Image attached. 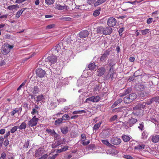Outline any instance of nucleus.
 <instances>
[{
    "instance_id": "f257e3e1",
    "label": "nucleus",
    "mask_w": 159,
    "mask_h": 159,
    "mask_svg": "<svg viewBox=\"0 0 159 159\" xmlns=\"http://www.w3.org/2000/svg\"><path fill=\"white\" fill-rule=\"evenodd\" d=\"M121 7L123 11H125L129 10V12L130 13H132L134 11V7L132 5L129 4L127 2H123Z\"/></svg>"
},
{
    "instance_id": "f03ea898",
    "label": "nucleus",
    "mask_w": 159,
    "mask_h": 159,
    "mask_svg": "<svg viewBox=\"0 0 159 159\" xmlns=\"http://www.w3.org/2000/svg\"><path fill=\"white\" fill-rule=\"evenodd\" d=\"M137 97V96L135 93H132L124 98V102L125 104H128L134 100Z\"/></svg>"
},
{
    "instance_id": "7ed1b4c3",
    "label": "nucleus",
    "mask_w": 159,
    "mask_h": 159,
    "mask_svg": "<svg viewBox=\"0 0 159 159\" xmlns=\"http://www.w3.org/2000/svg\"><path fill=\"white\" fill-rule=\"evenodd\" d=\"M137 121V120L136 119L131 118L128 120L127 121H125L124 122L123 124L125 127L127 129L132 127Z\"/></svg>"
},
{
    "instance_id": "20e7f679",
    "label": "nucleus",
    "mask_w": 159,
    "mask_h": 159,
    "mask_svg": "<svg viewBox=\"0 0 159 159\" xmlns=\"http://www.w3.org/2000/svg\"><path fill=\"white\" fill-rule=\"evenodd\" d=\"M133 144L134 145L136 144L135 146H134V149L137 151H142L143 149H144L145 147V144L141 143H139L136 141H133L132 144L133 145Z\"/></svg>"
},
{
    "instance_id": "39448f33",
    "label": "nucleus",
    "mask_w": 159,
    "mask_h": 159,
    "mask_svg": "<svg viewBox=\"0 0 159 159\" xmlns=\"http://www.w3.org/2000/svg\"><path fill=\"white\" fill-rule=\"evenodd\" d=\"M54 50L55 53L57 55L62 53V49H63V45L62 43H58L56 46H54L53 48Z\"/></svg>"
},
{
    "instance_id": "423d86ee",
    "label": "nucleus",
    "mask_w": 159,
    "mask_h": 159,
    "mask_svg": "<svg viewBox=\"0 0 159 159\" xmlns=\"http://www.w3.org/2000/svg\"><path fill=\"white\" fill-rule=\"evenodd\" d=\"M57 61L56 56H51L45 58V61L46 62H47L50 64H54Z\"/></svg>"
},
{
    "instance_id": "0eeeda50",
    "label": "nucleus",
    "mask_w": 159,
    "mask_h": 159,
    "mask_svg": "<svg viewBox=\"0 0 159 159\" xmlns=\"http://www.w3.org/2000/svg\"><path fill=\"white\" fill-rule=\"evenodd\" d=\"M39 120V118H36V116H34L28 121V125L30 127L35 126Z\"/></svg>"
},
{
    "instance_id": "6e6552de",
    "label": "nucleus",
    "mask_w": 159,
    "mask_h": 159,
    "mask_svg": "<svg viewBox=\"0 0 159 159\" xmlns=\"http://www.w3.org/2000/svg\"><path fill=\"white\" fill-rule=\"evenodd\" d=\"M116 20L113 17L109 18L107 21V25L110 27L114 26L116 23Z\"/></svg>"
},
{
    "instance_id": "1a4fd4ad",
    "label": "nucleus",
    "mask_w": 159,
    "mask_h": 159,
    "mask_svg": "<svg viewBox=\"0 0 159 159\" xmlns=\"http://www.w3.org/2000/svg\"><path fill=\"white\" fill-rule=\"evenodd\" d=\"M110 49H108L105 51L103 54L101 56L100 60L103 61H105V59L107 58L110 54Z\"/></svg>"
},
{
    "instance_id": "9d476101",
    "label": "nucleus",
    "mask_w": 159,
    "mask_h": 159,
    "mask_svg": "<svg viewBox=\"0 0 159 159\" xmlns=\"http://www.w3.org/2000/svg\"><path fill=\"white\" fill-rule=\"evenodd\" d=\"M36 72L37 75L40 78L44 77L46 74L45 71L40 68L37 69Z\"/></svg>"
},
{
    "instance_id": "9b49d317",
    "label": "nucleus",
    "mask_w": 159,
    "mask_h": 159,
    "mask_svg": "<svg viewBox=\"0 0 159 159\" xmlns=\"http://www.w3.org/2000/svg\"><path fill=\"white\" fill-rule=\"evenodd\" d=\"M116 77L117 75L116 72L113 71L112 73L110 72L106 75V79L107 80L110 78L111 80L112 81L114 80Z\"/></svg>"
},
{
    "instance_id": "f8f14e48",
    "label": "nucleus",
    "mask_w": 159,
    "mask_h": 159,
    "mask_svg": "<svg viewBox=\"0 0 159 159\" xmlns=\"http://www.w3.org/2000/svg\"><path fill=\"white\" fill-rule=\"evenodd\" d=\"M112 32V29L109 26L103 27V34L106 35H110Z\"/></svg>"
},
{
    "instance_id": "ddd939ff",
    "label": "nucleus",
    "mask_w": 159,
    "mask_h": 159,
    "mask_svg": "<svg viewBox=\"0 0 159 159\" xmlns=\"http://www.w3.org/2000/svg\"><path fill=\"white\" fill-rule=\"evenodd\" d=\"M121 141L120 138L117 137H113L111 139L110 142L114 145H118L120 143Z\"/></svg>"
},
{
    "instance_id": "4468645a",
    "label": "nucleus",
    "mask_w": 159,
    "mask_h": 159,
    "mask_svg": "<svg viewBox=\"0 0 159 159\" xmlns=\"http://www.w3.org/2000/svg\"><path fill=\"white\" fill-rule=\"evenodd\" d=\"M89 34V33L88 30H83L80 32L79 35L80 38L83 39L87 37Z\"/></svg>"
},
{
    "instance_id": "2eb2a0df",
    "label": "nucleus",
    "mask_w": 159,
    "mask_h": 159,
    "mask_svg": "<svg viewBox=\"0 0 159 159\" xmlns=\"http://www.w3.org/2000/svg\"><path fill=\"white\" fill-rule=\"evenodd\" d=\"M146 105V103L145 102H143L142 103H140L136 106L134 107L133 109L134 110H141L144 108Z\"/></svg>"
},
{
    "instance_id": "dca6fc26",
    "label": "nucleus",
    "mask_w": 159,
    "mask_h": 159,
    "mask_svg": "<svg viewBox=\"0 0 159 159\" xmlns=\"http://www.w3.org/2000/svg\"><path fill=\"white\" fill-rule=\"evenodd\" d=\"M106 71L105 69L103 67H101L99 68L97 71V74L98 76H101L103 75Z\"/></svg>"
},
{
    "instance_id": "f3484780",
    "label": "nucleus",
    "mask_w": 159,
    "mask_h": 159,
    "mask_svg": "<svg viewBox=\"0 0 159 159\" xmlns=\"http://www.w3.org/2000/svg\"><path fill=\"white\" fill-rule=\"evenodd\" d=\"M152 141L154 143H156L159 141V135H153L152 136Z\"/></svg>"
},
{
    "instance_id": "a211bd4d",
    "label": "nucleus",
    "mask_w": 159,
    "mask_h": 159,
    "mask_svg": "<svg viewBox=\"0 0 159 159\" xmlns=\"http://www.w3.org/2000/svg\"><path fill=\"white\" fill-rule=\"evenodd\" d=\"M43 153V151L39 148L36 151L34 156L35 157H39L42 156Z\"/></svg>"
},
{
    "instance_id": "6ab92c4d",
    "label": "nucleus",
    "mask_w": 159,
    "mask_h": 159,
    "mask_svg": "<svg viewBox=\"0 0 159 159\" xmlns=\"http://www.w3.org/2000/svg\"><path fill=\"white\" fill-rule=\"evenodd\" d=\"M57 99L56 98H53L51 103V105L52 108H54L57 107V105L58 104H57Z\"/></svg>"
},
{
    "instance_id": "aec40b11",
    "label": "nucleus",
    "mask_w": 159,
    "mask_h": 159,
    "mask_svg": "<svg viewBox=\"0 0 159 159\" xmlns=\"http://www.w3.org/2000/svg\"><path fill=\"white\" fill-rule=\"evenodd\" d=\"M109 63L108 64V65L110 66V69L109 70V72H111V70H113V66L115 64V63L114 62L113 60V59H110V60H109Z\"/></svg>"
},
{
    "instance_id": "412c9836",
    "label": "nucleus",
    "mask_w": 159,
    "mask_h": 159,
    "mask_svg": "<svg viewBox=\"0 0 159 159\" xmlns=\"http://www.w3.org/2000/svg\"><path fill=\"white\" fill-rule=\"evenodd\" d=\"M61 130L62 133L65 134H66L69 131L68 128L66 126L61 127Z\"/></svg>"
},
{
    "instance_id": "4be33fe9",
    "label": "nucleus",
    "mask_w": 159,
    "mask_h": 159,
    "mask_svg": "<svg viewBox=\"0 0 159 159\" xmlns=\"http://www.w3.org/2000/svg\"><path fill=\"white\" fill-rule=\"evenodd\" d=\"M44 99V97L43 95L41 94L37 97L36 101L37 102H39L40 101H43Z\"/></svg>"
},
{
    "instance_id": "5701e85b",
    "label": "nucleus",
    "mask_w": 159,
    "mask_h": 159,
    "mask_svg": "<svg viewBox=\"0 0 159 159\" xmlns=\"http://www.w3.org/2000/svg\"><path fill=\"white\" fill-rule=\"evenodd\" d=\"M25 9L26 8H23L20 10L18 11L16 15V18H18L22 14L23 12L25 10Z\"/></svg>"
},
{
    "instance_id": "b1692460",
    "label": "nucleus",
    "mask_w": 159,
    "mask_h": 159,
    "mask_svg": "<svg viewBox=\"0 0 159 159\" xmlns=\"http://www.w3.org/2000/svg\"><path fill=\"white\" fill-rule=\"evenodd\" d=\"M26 123L25 121L23 122L18 127L19 128L20 130L25 129L26 127Z\"/></svg>"
},
{
    "instance_id": "393cba45",
    "label": "nucleus",
    "mask_w": 159,
    "mask_h": 159,
    "mask_svg": "<svg viewBox=\"0 0 159 159\" xmlns=\"http://www.w3.org/2000/svg\"><path fill=\"white\" fill-rule=\"evenodd\" d=\"M39 91V88L37 86H34L32 90V93L34 94H36L38 93Z\"/></svg>"
},
{
    "instance_id": "a878e982",
    "label": "nucleus",
    "mask_w": 159,
    "mask_h": 159,
    "mask_svg": "<svg viewBox=\"0 0 159 159\" xmlns=\"http://www.w3.org/2000/svg\"><path fill=\"white\" fill-rule=\"evenodd\" d=\"M96 66L94 62L90 63L88 66V68L89 70H93Z\"/></svg>"
},
{
    "instance_id": "bb28decb",
    "label": "nucleus",
    "mask_w": 159,
    "mask_h": 159,
    "mask_svg": "<svg viewBox=\"0 0 159 159\" xmlns=\"http://www.w3.org/2000/svg\"><path fill=\"white\" fill-rule=\"evenodd\" d=\"M122 139L123 141L125 142H127L129 141L131 139L129 136L125 135L122 136Z\"/></svg>"
},
{
    "instance_id": "cd10ccee",
    "label": "nucleus",
    "mask_w": 159,
    "mask_h": 159,
    "mask_svg": "<svg viewBox=\"0 0 159 159\" xmlns=\"http://www.w3.org/2000/svg\"><path fill=\"white\" fill-rule=\"evenodd\" d=\"M107 0H98L94 4V6L97 7L104 2Z\"/></svg>"
},
{
    "instance_id": "c85d7f7f",
    "label": "nucleus",
    "mask_w": 159,
    "mask_h": 159,
    "mask_svg": "<svg viewBox=\"0 0 159 159\" xmlns=\"http://www.w3.org/2000/svg\"><path fill=\"white\" fill-rule=\"evenodd\" d=\"M102 142L103 144L110 147H111L113 146L108 141L107 139L102 140Z\"/></svg>"
},
{
    "instance_id": "c756f323",
    "label": "nucleus",
    "mask_w": 159,
    "mask_h": 159,
    "mask_svg": "<svg viewBox=\"0 0 159 159\" xmlns=\"http://www.w3.org/2000/svg\"><path fill=\"white\" fill-rule=\"evenodd\" d=\"M103 31V27L102 26H100L98 27L97 31V33L99 34H102Z\"/></svg>"
},
{
    "instance_id": "7c9ffc66",
    "label": "nucleus",
    "mask_w": 159,
    "mask_h": 159,
    "mask_svg": "<svg viewBox=\"0 0 159 159\" xmlns=\"http://www.w3.org/2000/svg\"><path fill=\"white\" fill-rule=\"evenodd\" d=\"M65 6H63L57 4H56L55 8L57 9L60 10H62L65 9Z\"/></svg>"
},
{
    "instance_id": "2f4dec72",
    "label": "nucleus",
    "mask_w": 159,
    "mask_h": 159,
    "mask_svg": "<svg viewBox=\"0 0 159 159\" xmlns=\"http://www.w3.org/2000/svg\"><path fill=\"white\" fill-rule=\"evenodd\" d=\"M101 124V122H99L98 123L95 124L93 128V129L95 130H97L100 127Z\"/></svg>"
},
{
    "instance_id": "473e14b6",
    "label": "nucleus",
    "mask_w": 159,
    "mask_h": 159,
    "mask_svg": "<svg viewBox=\"0 0 159 159\" xmlns=\"http://www.w3.org/2000/svg\"><path fill=\"white\" fill-rule=\"evenodd\" d=\"M19 6L17 4L16 5H11L7 7V9L10 10H12L15 9L16 8L18 7Z\"/></svg>"
},
{
    "instance_id": "72a5a7b5",
    "label": "nucleus",
    "mask_w": 159,
    "mask_h": 159,
    "mask_svg": "<svg viewBox=\"0 0 159 159\" xmlns=\"http://www.w3.org/2000/svg\"><path fill=\"white\" fill-rule=\"evenodd\" d=\"M2 52L5 54H7L9 52L7 46H4L2 47Z\"/></svg>"
},
{
    "instance_id": "f704fd0d",
    "label": "nucleus",
    "mask_w": 159,
    "mask_h": 159,
    "mask_svg": "<svg viewBox=\"0 0 159 159\" xmlns=\"http://www.w3.org/2000/svg\"><path fill=\"white\" fill-rule=\"evenodd\" d=\"M132 91V89L131 88H129L127 89L123 93V94L121 96H123V95H125L130 93Z\"/></svg>"
},
{
    "instance_id": "c9c22d12",
    "label": "nucleus",
    "mask_w": 159,
    "mask_h": 159,
    "mask_svg": "<svg viewBox=\"0 0 159 159\" xmlns=\"http://www.w3.org/2000/svg\"><path fill=\"white\" fill-rule=\"evenodd\" d=\"M62 120L63 119L62 118H58L55 121L54 123L55 125H58L62 123Z\"/></svg>"
},
{
    "instance_id": "e433bc0d",
    "label": "nucleus",
    "mask_w": 159,
    "mask_h": 159,
    "mask_svg": "<svg viewBox=\"0 0 159 159\" xmlns=\"http://www.w3.org/2000/svg\"><path fill=\"white\" fill-rule=\"evenodd\" d=\"M46 131L48 133L50 134L51 135H54L55 134H56V133L54 129L51 130L50 129H47Z\"/></svg>"
},
{
    "instance_id": "4c0bfd02",
    "label": "nucleus",
    "mask_w": 159,
    "mask_h": 159,
    "mask_svg": "<svg viewBox=\"0 0 159 159\" xmlns=\"http://www.w3.org/2000/svg\"><path fill=\"white\" fill-rule=\"evenodd\" d=\"M148 134L146 131H144L142 134V138L143 139H146L148 137Z\"/></svg>"
},
{
    "instance_id": "58836bf2",
    "label": "nucleus",
    "mask_w": 159,
    "mask_h": 159,
    "mask_svg": "<svg viewBox=\"0 0 159 159\" xmlns=\"http://www.w3.org/2000/svg\"><path fill=\"white\" fill-rule=\"evenodd\" d=\"M94 96H92L91 97L88 98L86 100V102H88L89 101L95 102Z\"/></svg>"
},
{
    "instance_id": "ea45409f",
    "label": "nucleus",
    "mask_w": 159,
    "mask_h": 159,
    "mask_svg": "<svg viewBox=\"0 0 159 159\" xmlns=\"http://www.w3.org/2000/svg\"><path fill=\"white\" fill-rule=\"evenodd\" d=\"M151 99L153 102H159V97L158 96L153 97Z\"/></svg>"
},
{
    "instance_id": "a19ab883",
    "label": "nucleus",
    "mask_w": 159,
    "mask_h": 159,
    "mask_svg": "<svg viewBox=\"0 0 159 159\" xmlns=\"http://www.w3.org/2000/svg\"><path fill=\"white\" fill-rule=\"evenodd\" d=\"M138 128L141 131L143 130L144 129L143 122H142L140 123L139 126L138 127Z\"/></svg>"
},
{
    "instance_id": "79ce46f5",
    "label": "nucleus",
    "mask_w": 159,
    "mask_h": 159,
    "mask_svg": "<svg viewBox=\"0 0 159 159\" xmlns=\"http://www.w3.org/2000/svg\"><path fill=\"white\" fill-rule=\"evenodd\" d=\"M140 31L142 35H145L149 32V29H146L144 30H141Z\"/></svg>"
},
{
    "instance_id": "37998d69",
    "label": "nucleus",
    "mask_w": 159,
    "mask_h": 159,
    "mask_svg": "<svg viewBox=\"0 0 159 159\" xmlns=\"http://www.w3.org/2000/svg\"><path fill=\"white\" fill-rule=\"evenodd\" d=\"M87 3L89 5H92L94 4L96 2V0H87Z\"/></svg>"
},
{
    "instance_id": "c03bdc74",
    "label": "nucleus",
    "mask_w": 159,
    "mask_h": 159,
    "mask_svg": "<svg viewBox=\"0 0 159 159\" xmlns=\"http://www.w3.org/2000/svg\"><path fill=\"white\" fill-rule=\"evenodd\" d=\"M61 20H63L65 21H70L71 20V18L69 17H64L60 18Z\"/></svg>"
},
{
    "instance_id": "a18cd8bd",
    "label": "nucleus",
    "mask_w": 159,
    "mask_h": 159,
    "mask_svg": "<svg viewBox=\"0 0 159 159\" xmlns=\"http://www.w3.org/2000/svg\"><path fill=\"white\" fill-rule=\"evenodd\" d=\"M45 2L47 5H51L54 2V0H45Z\"/></svg>"
},
{
    "instance_id": "49530a36",
    "label": "nucleus",
    "mask_w": 159,
    "mask_h": 159,
    "mask_svg": "<svg viewBox=\"0 0 159 159\" xmlns=\"http://www.w3.org/2000/svg\"><path fill=\"white\" fill-rule=\"evenodd\" d=\"M138 90L141 91L143 90L144 88V86L143 84H140L138 85Z\"/></svg>"
},
{
    "instance_id": "de8ad7c7",
    "label": "nucleus",
    "mask_w": 159,
    "mask_h": 159,
    "mask_svg": "<svg viewBox=\"0 0 159 159\" xmlns=\"http://www.w3.org/2000/svg\"><path fill=\"white\" fill-rule=\"evenodd\" d=\"M63 120H67L70 119V116L68 114H64L62 117Z\"/></svg>"
},
{
    "instance_id": "09e8293b",
    "label": "nucleus",
    "mask_w": 159,
    "mask_h": 159,
    "mask_svg": "<svg viewBox=\"0 0 159 159\" xmlns=\"http://www.w3.org/2000/svg\"><path fill=\"white\" fill-rule=\"evenodd\" d=\"M18 128V126H15L12 128L10 132L11 133H13L17 131V129Z\"/></svg>"
},
{
    "instance_id": "8fccbe9b",
    "label": "nucleus",
    "mask_w": 159,
    "mask_h": 159,
    "mask_svg": "<svg viewBox=\"0 0 159 159\" xmlns=\"http://www.w3.org/2000/svg\"><path fill=\"white\" fill-rule=\"evenodd\" d=\"M101 89V88L99 85H96L94 88V91L97 93V91L99 92L100 91Z\"/></svg>"
},
{
    "instance_id": "3c124183",
    "label": "nucleus",
    "mask_w": 159,
    "mask_h": 159,
    "mask_svg": "<svg viewBox=\"0 0 159 159\" xmlns=\"http://www.w3.org/2000/svg\"><path fill=\"white\" fill-rule=\"evenodd\" d=\"M58 102L59 103H61L64 102L66 101V99L64 98H60L58 99H57Z\"/></svg>"
},
{
    "instance_id": "603ef678",
    "label": "nucleus",
    "mask_w": 159,
    "mask_h": 159,
    "mask_svg": "<svg viewBox=\"0 0 159 159\" xmlns=\"http://www.w3.org/2000/svg\"><path fill=\"white\" fill-rule=\"evenodd\" d=\"M85 139L82 140V144L84 146H86L90 143V140H89L87 141H84Z\"/></svg>"
},
{
    "instance_id": "864d4df0",
    "label": "nucleus",
    "mask_w": 159,
    "mask_h": 159,
    "mask_svg": "<svg viewBox=\"0 0 159 159\" xmlns=\"http://www.w3.org/2000/svg\"><path fill=\"white\" fill-rule=\"evenodd\" d=\"M100 13L99 10H96L94 11L93 13V15L94 16H98Z\"/></svg>"
},
{
    "instance_id": "5fc2aeb1",
    "label": "nucleus",
    "mask_w": 159,
    "mask_h": 159,
    "mask_svg": "<svg viewBox=\"0 0 159 159\" xmlns=\"http://www.w3.org/2000/svg\"><path fill=\"white\" fill-rule=\"evenodd\" d=\"M55 25L54 24H52L47 25L46 28V29H50L55 27Z\"/></svg>"
},
{
    "instance_id": "6e6d98bb",
    "label": "nucleus",
    "mask_w": 159,
    "mask_h": 159,
    "mask_svg": "<svg viewBox=\"0 0 159 159\" xmlns=\"http://www.w3.org/2000/svg\"><path fill=\"white\" fill-rule=\"evenodd\" d=\"M117 118V116L116 115H115L111 117L110 119V121L112 122L115 120Z\"/></svg>"
},
{
    "instance_id": "4d7b16f0",
    "label": "nucleus",
    "mask_w": 159,
    "mask_h": 159,
    "mask_svg": "<svg viewBox=\"0 0 159 159\" xmlns=\"http://www.w3.org/2000/svg\"><path fill=\"white\" fill-rule=\"evenodd\" d=\"M6 157V154L5 152H3L1 154L0 159H5Z\"/></svg>"
},
{
    "instance_id": "13d9d810",
    "label": "nucleus",
    "mask_w": 159,
    "mask_h": 159,
    "mask_svg": "<svg viewBox=\"0 0 159 159\" xmlns=\"http://www.w3.org/2000/svg\"><path fill=\"white\" fill-rule=\"evenodd\" d=\"M26 80H25V81L24 82H23L20 85V86H19V87L18 88V89H17V90H20L21 89V88L23 86L25 85V83L26 82Z\"/></svg>"
},
{
    "instance_id": "bf43d9fd",
    "label": "nucleus",
    "mask_w": 159,
    "mask_h": 159,
    "mask_svg": "<svg viewBox=\"0 0 159 159\" xmlns=\"http://www.w3.org/2000/svg\"><path fill=\"white\" fill-rule=\"evenodd\" d=\"M9 142L8 140L7 139H6L5 140V141L4 142L3 145L5 147H6L9 144Z\"/></svg>"
},
{
    "instance_id": "052dcab7",
    "label": "nucleus",
    "mask_w": 159,
    "mask_h": 159,
    "mask_svg": "<svg viewBox=\"0 0 159 159\" xmlns=\"http://www.w3.org/2000/svg\"><path fill=\"white\" fill-rule=\"evenodd\" d=\"M100 99V97L98 96H97L94 97L95 102H97L99 101Z\"/></svg>"
},
{
    "instance_id": "680f3d73",
    "label": "nucleus",
    "mask_w": 159,
    "mask_h": 159,
    "mask_svg": "<svg viewBox=\"0 0 159 159\" xmlns=\"http://www.w3.org/2000/svg\"><path fill=\"white\" fill-rule=\"evenodd\" d=\"M29 141L28 140H27L25 143L24 146L25 148H28L29 146Z\"/></svg>"
},
{
    "instance_id": "e2e57ef3",
    "label": "nucleus",
    "mask_w": 159,
    "mask_h": 159,
    "mask_svg": "<svg viewBox=\"0 0 159 159\" xmlns=\"http://www.w3.org/2000/svg\"><path fill=\"white\" fill-rule=\"evenodd\" d=\"M124 29L123 28H120L118 30V33L119 35L121 36L122 34H121L124 30Z\"/></svg>"
},
{
    "instance_id": "0e129e2a",
    "label": "nucleus",
    "mask_w": 159,
    "mask_h": 159,
    "mask_svg": "<svg viewBox=\"0 0 159 159\" xmlns=\"http://www.w3.org/2000/svg\"><path fill=\"white\" fill-rule=\"evenodd\" d=\"M124 157L127 159H133V158L130 155H124Z\"/></svg>"
},
{
    "instance_id": "69168bd1",
    "label": "nucleus",
    "mask_w": 159,
    "mask_h": 159,
    "mask_svg": "<svg viewBox=\"0 0 159 159\" xmlns=\"http://www.w3.org/2000/svg\"><path fill=\"white\" fill-rule=\"evenodd\" d=\"M35 113H38V111L35 108H33L32 109V111L31 112V114L34 115Z\"/></svg>"
},
{
    "instance_id": "338daca9",
    "label": "nucleus",
    "mask_w": 159,
    "mask_h": 159,
    "mask_svg": "<svg viewBox=\"0 0 159 159\" xmlns=\"http://www.w3.org/2000/svg\"><path fill=\"white\" fill-rule=\"evenodd\" d=\"M18 110H17L16 109H14L11 112V116H13L15 114V113H16L18 112Z\"/></svg>"
},
{
    "instance_id": "774afa93",
    "label": "nucleus",
    "mask_w": 159,
    "mask_h": 159,
    "mask_svg": "<svg viewBox=\"0 0 159 159\" xmlns=\"http://www.w3.org/2000/svg\"><path fill=\"white\" fill-rule=\"evenodd\" d=\"M58 155V154H55L54 155H53L52 157L50 156L48 158L49 159H55L57 157V156Z\"/></svg>"
}]
</instances>
